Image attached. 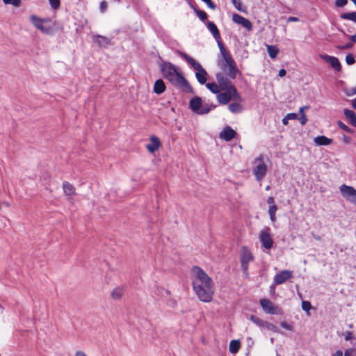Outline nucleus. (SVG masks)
Returning a JSON list of instances; mask_svg holds the SVG:
<instances>
[{"instance_id":"nucleus-21","label":"nucleus","mask_w":356,"mask_h":356,"mask_svg":"<svg viewBox=\"0 0 356 356\" xmlns=\"http://www.w3.org/2000/svg\"><path fill=\"white\" fill-rule=\"evenodd\" d=\"M165 90V85L162 79H158L154 85V92L156 94H162Z\"/></svg>"},{"instance_id":"nucleus-18","label":"nucleus","mask_w":356,"mask_h":356,"mask_svg":"<svg viewBox=\"0 0 356 356\" xmlns=\"http://www.w3.org/2000/svg\"><path fill=\"white\" fill-rule=\"evenodd\" d=\"M161 142L158 137L151 136L149 138V143L146 145V148L150 153L156 152L161 146Z\"/></svg>"},{"instance_id":"nucleus-8","label":"nucleus","mask_w":356,"mask_h":356,"mask_svg":"<svg viewBox=\"0 0 356 356\" xmlns=\"http://www.w3.org/2000/svg\"><path fill=\"white\" fill-rule=\"evenodd\" d=\"M339 191L345 200L356 206L355 188L346 184H342L339 187Z\"/></svg>"},{"instance_id":"nucleus-39","label":"nucleus","mask_w":356,"mask_h":356,"mask_svg":"<svg viewBox=\"0 0 356 356\" xmlns=\"http://www.w3.org/2000/svg\"><path fill=\"white\" fill-rule=\"evenodd\" d=\"M95 41L96 42H98L99 44H101L102 42H106L107 39L105 37L101 36V35H97L95 38Z\"/></svg>"},{"instance_id":"nucleus-60","label":"nucleus","mask_w":356,"mask_h":356,"mask_svg":"<svg viewBox=\"0 0 356 356\" xmlns=\"http://www.w3.org/2000/svg\"><path fill=\"white\" fill-rule=\"evenodd\" d=\"M356 6V0H350Z\"/></svg>"},{"instance_id":"nucleus-10","label":"nucleus","mask_w":356,"mask_h":356,"mask_svg":"<svg viewBox=\"0 0 356 356\" xmlns=\"http://www.w3.org/2000/svg\"><path fill=\"white\" fill-rule=\"evenodd\" d=\"M216 77L221 90H231V92L236 94L237 90L229 78L221 72L217 73Z\"/></svg>"},{"instance_id":"nucleus-32","label":"nucleus","mask_w":356,"mask_h":356,"mask_svg":"<svg viewBox=\"0 0 356 356\" xmlns=\"http://www.w3.org/2000/svg\"><path fill=\"white\" fill-rule=\"evenodd\" d=\"M298 118V115L294 113H288L283 119L282 124L286 125L288 124L289 120H296Z\"/></svg>"},{"instance_id":"nucleus-54","label":"nucleus","mask_w":356,"mask_h":356,"mask_svg":"<svg viewBox=\"0 0 356 356\" xmlns=\"http://www.w3.org/2000/svg\"><path fill=\"white\" fill-rule=\"evenodd\" d=\"M332 356H343V352L340 350H337Z\"/></svg>"},{"instance_id":"nucleus-55","label":"nucleus","mask_w":356,"mask_h":356,"mask_svg":"<svg viewBox=\"0 0 356 356\" xmlns=\"http://www.w3.org/2000/svg\"><path fill=\"white\" fill-rule=\"evenodd\" d=\"M353 351V350L352 349L346 350L344 353V356H352L351 354H352Z\"/></svg>"},{"instance_id":"nucleus-27","label":"nucleus","mask_w":356,"mask_h":356,"mask_svg":"<svg viewBox=\"0 0 356 356\" xmlns=\"http://www.w3.org/2000/svg\"><path fill=\"white\" fill-rule=\"evenodd\" d=\"M241 347V343L238 340H232L229 343V350L231 353H236Z\"/></svg>"},{"instance_id":"nucleus-47","label":"nucleus","mask_w":356,"mask_h":356,"mask_svg":"<svg viewBox=\"0 0 356 356\" xmlns=\"http://www.w3.org/2000/svg\"><path fill=\"white\" fill-rule=\"evenodd\" d=\"M342 140L345 144H350L351 142V138L349 136H347L346 135H343L342 136Z\"/></svg>"},{"instance_id":"nucleus-38","label":"nucleus","mask_w":356,"mask_h":356,"mask_svg":"<svg viewBox=\"0 0 356 356\" xmlns=\"http://www.w3.org/2000/svg\"><path fill=\"white\" fill-rule=\"evenodd\" d=\"M346 62L348 65H353L355 62L354 56L351 54H347L346 56Z\"/></svg>"},{"instance_id":"nucleus-3","label":"nucleus","mask_w":356,"mask_h":356,"mask_svg":"<svg viewBox=\"0 0 356 356\" xmlns=\"http://www.w3.org/2000/svg\"><path fill=\"white\" fill-rule=\"evenodd\" d=\"M221 58L218 59V65L219 67L227 74V76L234 79L236 77L238 70L236 64L231 54L225 49L221 42H218Z\"/></svg>"},{"instance_id":"nucleus-23","label":"nucleus","mask_w":356,"mask_h":356,"mask_svg":"<svg viewBox=\"0 0 356 356\" xmlns=\"http://www.w3.org/2000/svg\"><path fill=\"white\" fill-rule=\"evenodd\" d=\"M250 320L252 321L255 325H257L261 329H266L269 324L268 322L263 321L253 315H251L250 316Z\"/></svg>"},{"instance_id":"nucleus-7","label":"nucleus","mask_w":356,"mask_h":356,"mask_svg":"<svg viewBox=\"0 0 356 356\" xmlns=\"http://www.w3.org/2000/svg\"><path fill=\"white\" fill-rule=\"evenodd\" d=\"M241 268L244 275L248 277V264L254 259L251 251L247 247H243L241 250Z\"/></svg>"},{"instance_id":"nucleus-48","label":"nucleus","mask_w":356,"mask_h":356,"mask_svg":"<svg viewBox=\"0 0 356 356\" xmlns=\"http://www.w3.org/2000/svg\"><path fill=\"white\" fill-rule=\"evenodd\" d=\"M266 202H267V204L269 205V207H271V206H273V205H276V204H275V200H274V197H268L267 198Z\"/></svg>"},{"instance_id":"nucleus-59","label":"nucleus","mask_w":356,"mask_h":356,"mask_svg":"<svg viewBox=\"0 0 356 356\" xmlns=\"http://www.w3.org/2000/svg\"><path fill=\"white\" fill-rule=\"evenodd\" d=\"M3 204H5L7 207H9V203L8 202H3Z\"/></svg>"},{"instance_id":"nucleus-1","label":"nucleus","mask_w":356,"mask_h":356,"mask_svg":"<svg viewBox=\"0 0 356 356\" xmlns=\"http://www.w3.org/2000/svg\"><path fill=\"white\" fill-rule=\"evenodd\" d=\"M191 281L195 294L204 302L212 300L214 293V283L212 279L199 266L191 269Z\"/></svg>"},{"instance_id":"nucleus-26","label":"nucleus","mask_w":356,"mask_h":356,"mask_svg":"<svg viewBox=\"0 0 356 356\" xmlns=\"http://www.w3.org/2000/svg\"><path fill=\"white\" fill-rule=\"evenodd\" d=\"M124 288L122 286H118L115 288L111 292V297L114 300H119L122 298L124 293Z\"/></svg>"},{"instance_id":"nucleus-50","label":"nucleus","mask_w":356,"mask_h":356,"mask_svg":"<svg viewBox=\"0 0 356 356\" xmlns=\"http://www.w3.org/2000/svg\"><path fill=\"white\" fill-rule=\"evenodd\" d=\"M107 8V3L106 1H103L100 3V10L102 12H104Z\"/></svg>"},{"instance_id":"nucleus-40","label":"nucleus","mask_w":356,"mask_h":356,"mask_svg":"<svg viewBox=\"0 0 356 356\" xmlns=\"http://www.w3.org/2000/svg\"><path fill=\"white\" fill-rule=\"evenodd\" d=\"M202 1H204L209 8H210L212 10H215L216 9V5L215 3L211 1V0H202Z\"/></svg>"},{"instance_id":"nucleus-11","label":"nucleus","mask_w":356,"mask_h":356,"mask_svg":"<svg viewBox=\"0 0 356 356\" xmlns=\"http://www.w3.org/2000/svg\"><path fill=\"white\" fill-rule=\"evenodd\" d=\"M225 92H219L216 97L218 102L221 104H227L232 99L237 100L238 102L242 101V98L238 92L236 91V94L231 92V90H224Z\"/></svg>"},{"instance_id":"nucleus-5","label":"nucleus","mask_w":356,"mask_h":356,"mask_svg":"<svg viewBox=\"0 0 356 356\" xmlns=\"http://www.w3.org/2000/svg\"><path fill=\"white\" fill-rule=\"evenodd\" d=\"M189 107L195 113L204 115L209 113L216 106L212 104L203 103L200 97H195L190 100Z\"/></svg>"},{"instance_id":"nucleus-42","label":"nucleus","mask_w":356,"mask_h":356,"mask_svg":"<svg viewBox=\"0 0 356 356\" xmlns=\"http://www.w3.org/2000/svg\"><path fill=\"white\" fill-rule=\"evenodd\" d=\"M232 1L233 5L234 6V7L236 9H238V10H242V9L241 8V6L242 5L241 0H232Z\"/></svg>"},{"instance_id":"nucleus-13","label":"nucleus","mask_w":356,"mask_h":356,"mask_svg":"<svg viewBox=\"0 0 356 356\" xmlns=\"http://www.w3.org/2000/svg\"><path fill=\"white\" fill-rule=\"evenodd\" d=\"M260 305L264 312L268 314H282V309L268 299H261Z\"/></svg>"},{"instance_id":"nucleus-34","label":"nucleus","mask_w":356,"mask_h":356,"mask_svg":"<svg viewBox=\"0 0 356 356\" xmlns=\"http://www.w3.org/2000/svg\"><path fill=\"white\" fill-rule=\"evenodd\" d=\"M197 16L201 21H205L207 18V13L203 10H195Z\"/></svg>"},{"instance_id":"nucleus-17","label":"nucleus","mask_w":356,"mask_h":356,"mask_svg":"<svg viewBox=\"0 0 356 356\" xmlns=\"http://www.w3.org/2000/svg\"><path fill=\"white\" fill-rule=\"evenodd\" d=\"M321 58L328 63L332 67H333L336 71L339 72L341 70V65L337 57L329 56V55H322Z\"/></svg>"},{"instance_id":"nucleus-24","label":"nucleus","mask_w":356,"mask_h":356,"mask_svg":"<svg viewBox=\"0 0 356 356\" xmlns=\"http://www.w3.org/2000/svg\"><path fill=\"white\" fill-rule=\"evenodd\" d=\"M63 189L64 193L69 197H72L75 193V188L73 185L67 181L63 183Z\"/></svg>"},{"instance_id":"nucleus-31","label":"nucleus","mask_w":356,"mask_h":356,"mask_svg":"<svg viewBox=\"0 0 356 356\" xmlns=\"http://www.w3.org/2000/svg\"><path fill=\"white\" fill-rule=\"evenodd\" d=\"M341 18L351 20L356 23V12L343 13L341 15Z\"/></svg>"},{"instance_id":"nucleus-64","label":"nucleus","mask_w":356,"mask_h":356,"mask_svg":"<svg viewBox=\"0 0 356 356\" xmlns=\"http://www.w3.org/2000/svg\"><path fill=\"white\" fill-rule=\"evenodd\" d=\"M2 209V204H0V211Z\"/></svg>"},{"instance_id":"nucleus-57","label":"nucleus","mask_w":356,"mask_h":356,"mask_svg":"<svg viewBox=\"0 0 356 356\" xmlns=\"http://www.w3.org/2000/svg\"><path fill=\"white\" fill-rule=\"evenodd\" d=\"M350 40L353 42H356V33L354 35H352L350 37Z\"/></svg>"},{"instance_id":"nucleus-58","label":"nucleus","mask_w":356,"mask_h":356,"mask_svg":"<svg viewBox=\"0 0 356 356\" xmlns=\"http://www.w3.org/2000/svg\"><path fill=\"white\" fill-rule=\"evenodd\" d=\"M352 105L353 108L356 109V97L353 100Z\"/></svg>"},{"instance_id":"nucleus-49","label":"nucleus","mask_w":356,"mask_h":356,"mask_svg":"<svg viewBox=\"0 0 356 356\" xmlns=\"http://www.w3.org/2000/svg\"><path fill=\"white\" fill-rule=\"evenodd\" d=\"M353 47V44L351 42H348L343 46H339L338 48L340 49H348Z\"/></svg>"},{"instance_id":"nucleus-12","label":"nucleus","mask_w":356,"mask_h":356,"mask_svg":"<svg viewBox=\"0 0 356 356\" xmlns=\"http://www.w3.org/2000/svg\"><path fill=\"white\" fill-rule=\"evenodd\" d=\"M259 236L262 247L267 250L273 247V240L270 236V229L269 227H265L261 229Z\"/></svg>"},{"instance_id":"nucleus-41","label":"nucleus","mask_w":356,"mask_h":356,"mask_svg":"<svg viewBox=\"0 0 356 356\" xmlns=\"http://www.w3.org/2000/svg\"><path fill=\"white\" fill-rule=\"evenodd\" d=\"M348 3V0H336L335 5L337 7H343Z\"/></svg>"},{"instance_id":"nucleus-44","label":"nucleus","mask_w":356,"mask_h":356,"mask_svg":"<svg viewBox=\"0 0 356 356\" xmlns=\"http://www.w3.org/2000/svg\"><path fill=\"white\" fill-rule=\"evenodd\" d=\"M344 339L346 341H350L353 339V334L351 332L347 331L343 333Z\"/></svg>"},{"instance_id":"nucleus-22","label":"nucleus","mask_w":356,"mask_h":356,"mask_svg":"<svg viewBox=\"0 0 356 356\" xmlns=\"http://www.w3.org/2000/svg\"><path fill=\"white\" fill-rule=\"evenodd\" d=\"M314 141L318 146L328 145L332 143V139L325 136H320L314 138Z\"/></svg>"},{"instance_id":"nucleus-16","label":"nucleus","mask_w":356,"mask_h":356,"mask_svg":"<svg viewBox=\"0 0 356 356\" xmlns=\"http://www.w3.org/2000/svg\"><path fill=\"white\" fill-rule=\"evenodd\" d=\"M232 19L235 23L241 24L248 31H250L252 28V22L249 19L243 17V16L238 14H234L232 15Z\"/></svg>"},{"instance_id":"nucleus-6","label":"nucleus","mask_w":356,"mask_h":356,"mask_svg":"<svg viewBox=\"0 0 356 356\" xmlns=\"http://www.w3.org/2000/svg\"><path fill=\"white\" fill-rule=\"evenodd\" d=\"M268 167L262 155L257 157L253 162L252 173L257 181H261L266 177Z\"/></svg>"},{"instance_id":"nucleus-2","label":"nucleus","mask_w":356,"mask_h":356,"mask_svg":"<svg viewBox=\"0 0 356 356\" xmlns=\"http://www.w3.org/2000/svg\"><path fill=\"white\" fill-rule=\"evenodd\" d=\"M161 71L164 78L168 79L172 85L184 92H193L192 88L179 67L170 62H165L161 65Z\"/></svg>"},{"instance_id":"nucleus-19","label":"nucleus","mask_w":356,"mask_h":356,"mask_svg":"<svg viewBox=\"0 0 356 356\" xmlns=\"http://www.w3.org/2000/svg\"><path fill=\"white\" fill-rule=\"evenodd\" d=\"M207 29L217 40L218 43L220 42V35L216 25L213 22H209L207 23Z\"/></svg>"},{"instance_id":"nucleus-53","label":"nucleus","mask_w":356,"mask_h":356,"mask_svg":"<svg viewBox=\"0 0 356 356\" xmlns=\"http://www.w3.org/2000/svg\"><path fill=\"white\" fill-rule=\"evenodd\" d=\"M309 107L307 106H302L299 108V113L301 115L305 114V110L307 109Z\"/></svg>"},{"instance_id":"nucleus-43","label":"nucleus","mask_w":356,"mask_h":356,"mask_svg":"<svg viewBox=\"0 0 356 356\" xmlns=\"http://www.w3.org/2000/svg\"><path fill=\"white\" fill-rule=\"evenodd\" d=\"M280 325L282 326V327H283L285 330H290V331H291L293 330V327L291 325L288 324L286 322H284V321L281 322Z\"/></svg>"},{"instance_id":"nucleus-52","label":"nucleus","mask_w":356,"mask_h":356,"mask_svg":"<svg viewBox=\"0 0 356 356\" xmlns=\"http://www.w3.org/2000/svg\"><path fill=\"white\" fill-rule=\"evenodd\" d=\"M286 70H284V69H281V70H280V71H279V76H280V77H283V76H284L286 75Z\"/></svg>"},{"instance_id":"nucleus-30","label":"nucleus","mask_w":356,"mask_h":356,"mask_svg":"<svg viewBox=\"0 0 356 356\" xmlns=\"http://www.w3.org/2000/svg\"><path fill=\"white\" fill-rule=\"evenodd\" d=\"M206 87L213 93L218 94L220 92V88L218 84L215 83H208L206 84Z\"/></svg>"},{"instance_id":"nucleus-61","label":"nucleus","mask_w":356,"mask_h":356,"mask_svg":"<svg viewBox=\"0 0 356 356\" xmlns=\"http://www.w3.org/2000/svg\"><path fill=\"white\" fill-rule=\"evenodd\" d=\"M353 324H349V325H348V327H349V328H353Z\"/></svg>"},{"instance_id":"nucleus-20","label":"nucleus","mask_w":356,"mask_h":356,"mask_svg":"<svg viewBox=\"0 0 356 356\" xmlns=\"http://www.w3.org/2000/svg\"><path fill=\"white\" fill-rule=\"evenodd\" d=\"M345 117L349 120L350 124L356 127V114L354 111L345 108L343 110Z\"/></svg>"},{"instance_id":"nucleus-28","label":"nucleus","mask_w":356,"mask_h":356,"mask_svg":"<svg viewBox=\"0 0 356 356\" xmlns=\"http://www.w3.org/2000/svg\"><path fill=\"white\" fill-rule=\"evenodd\" d=\"M277 211V207L276 205H273L268 207V215L272 222H275L276 221V212Z\"/></svg>"},{"instance_id":"nucleus-62","label":"nucleus","mask_w":356,"mask_h":356,"mask_svg":"<svg viewBox=\"0 0 356 356\" xmlns=\"http://www.w3.org/2000/svg\"><path fill=\"white\" fill-rule=\"evenodd\" d=\"M269 189H270V186H267L266 187V191H268Z\"/></svg>"},{"instance_id":"nucleus-29","label":"nucleus","mask_w":356,"mask_h":356,"mask_svg":"<svg viewBox=\"0 0 356 356\" xmlns=\"http://www.w3.org/2000/svg\"><path fill=\"white\" fill-rule=\"evenodd\" d=\"M267 51L269 56L271 58H275L277 56V54L279 52L278 49L273 45H267Z\"/></svg>"},{"instance_id":"nucleus-25","label":"nucleus","mask_w":356,"mask_h":356,"mask_svg":"<svg viewBox=\"0 0 356 356\" xmlns=\"http://www.w3.org/2000/svg\"><path fill=\"white\" fill-rule=\"evenodd\" d=\"M229 110L232 113H240L243 111V106L238 102H233L229 105Z\"/></svg>"},{"instance_id":"nucleus-35","label":"nucleus","mask_w":356,"mask_h":356,"mask_svg":"<svg viewBox=\"0 0 356 356\" xmlns=\"http://www.w3.org/2000/svg\"><path fill=\"white\" fill-rule=\"evenodd\" d=\"M338 126H339V127L340 129H341L342 130H343L346 132H348V133H352L353 132V131H352V129L350 128H349L347 125H346L345 124H343L341 121L338 122Z\"/></svg>"},{"instance_id":"nucleus-4","label":"nucleus","mask_w":356,"mask_h":356,"mask_svg":"<svg viewBox=\"0 0 356 356\" xmlns=\"http://www.w3.org/2000/svg\"><path fill=\"white\" fill-rule=\"evenodd\" d=\"M178 54L184 58L188 64L193 67L195 71V77L197 81L203 85L205 84L207 80L208 74L207 71L202 67V66L197 62L193 58L188 56L187 54L179 51Z\"/></svg>"},{"instance_id":"nucleus-36","label":"nucleus","mask_w":356,"mask_h":356,"mask_svg":"<svg viewBox=\"0 0 356 356\" xmlns=\"http://www.w3.org/2000/svg\"><path fill=\"white\" fill-rule=\"evenodd\" d=\"M312 308L311 303L309 301H302V309L305 312H309Z\"/></svg>"},{"instance_id":"nucleus-51","label":"nucleus","mask_w":356,"mask_h":356,"mask_svg":"<svg viewBox=\"0 0 356 356\" xmlns=\"http://www.w3.org/2000/svg\"><path fill=\"white\" fill-rule=\"evenodd\" d=\"M74 356H87V355L82 350H78L75 353Z\"/></svg>"},{"instance_id":"nucleus-33","label":"nucleus","mask_w":356,"mask_h":356,"mask_svg":"<svg viewBox=\"0 0 356 356\" xmlns=\"http://www.w3.org/2000/svg\"><path fill=\"white\" fill-rule=\"evenodd\" d=\"M48 1H49L51 8L53 10H57L60 7V0H48Z\"/></svg>"},{"instance_id":"nucleus-56","label":"nucleus","mask_w":356,"mask_h":356,"mask_svg":"<svg viewBox=\"0 0 356 356\" xmlns=\"http://www.w3.org/2000/svg\"><path fill=\"white\" fill-rule=\"evenodd\" d=\"M299 19L298 18L296 17H289L287 19V21L289 22H298Z\"/></svg>"},{"instance_id":"nucleus-15","label":"nucleus","mask_w":356,"mask_h":356,"mask_svg":"<svg viewBox=\"0 0 356 356\" xmlns=\"http://www.w3.org/2000/svg\"><path fill=\"white\" fill-rule=\"evenodd\" d=\"M236 132L229 126H227L220 132L219 138L225 141H230L235 138Z\"/></svg>"},{"instance_id":"nucleus-46","label":"nucleus","mask_w":356,"mask_h":356,"mask_svg":"<svg viewBox=\"0 0 356 356\" xmlns=\"http://www.w3.org/2000/svg\"><path fill=\"white\" fill-rule=\"evenodd\" d=\"M266 330H270V331H273L274 332H277L278 330H277V328L276 326H275L274 325L271 324L269 323Z\"/></svg>"},{"instance_id":"nucleus-37","label":"nucleus","mask_w":356,"mask_h":356,"mask_svg":"<svg viewBox=\"0 0 356 356\" xmlns=\"http://www.w3.org/2000/svg\"><path fill=\"white\" fill-rule=\"evenodd\" d=\"M3 1L5 4H11L16 7L20 5V0H3Z\"/></svg>"},{"instance_id":"nucleus-45","label":"nucleus","mask_w":356,"mask_h":356,"mask_svg":"<svg viewBox=\"0 0 356 356\" xmlns=\"http://www.w3.org/2000/svg\"><path fill=\"white\" fill-rule=\"evenodd\" d=\"M299 120H300V124L302 125L305 124L307 121V118L305 114L301 115L300 118H299Z\"/></svg>"},{"instance_id":"nucleus-9","label":"nucleus","mask_w":356,"mask_h":356,"mask_svg":"<svg viewBox=\"0 0 356 356\" xmlns=\"http://www.w3.org/2000/svg\"><path fill=\"white\" fill-rule=\"evenodd\" d=\"M30 19L33 26L42 33L45 34H50L51 33L52 27L44 24L45 22L49 21L48 19H42L33 15L30 17Z\"/></svg>"},{"instance_id":"nucleus-63","label":"nucleus","mask_w":356,"mask_h":356,"mask_svg":"<svg viewBox=\"0 0 356 356\" xmlns=\"http://www.w3.org/2000/svg\"><path fill=\"white\" fill-rule=\"evenodd\" d=\"M273 341H274L273 338H271V339H270V342L273 343Z\"/></svg>"},{"instance_id":"nucleus-14","label":"nucleus","mask_w":356,"mask_h":356,"mask_svg":"<svg viewBox=\"0 0 356 356\" xmlns=\"http://www.w3.org/2000/svg\"><path fill=\"white\" fill-rule=\"evenodd\" d=\"M292 276V271L284 270L275 275L273 278V282L275 284L280 285L284 283L286 280H289L290 278H291Z\"/></svg>"}]
</instances>
